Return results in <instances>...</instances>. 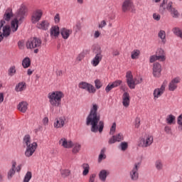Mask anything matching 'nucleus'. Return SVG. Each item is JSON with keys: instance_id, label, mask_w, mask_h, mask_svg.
Segmentation results:
<instances>
[{"instance_id": "nucleus-1", "label": "nucleus", "mask_w": 182, "mask_h": 182, "mask_svg": "<svg viewBox=\"0 0 182 182\" xmlns=\"http://www.w3.org/2000/svg\"><path fill=\"white\" fill-rule=\"evenodd\" d=\"M98 109L99 106L93 104L86 119V124L91 126L92 133H97V132L102 133L105 129V122L100 121V114L97 113Z\"/></svg>"}, {"instance_id": "nucleus-2", "label": "nucleus", "mask_w": 182, "mask_h": 182, "mask_svg": "<svg viewBox=\"0 0 182 182\" xmlns=\"http://www.w3.org/2000/svg\"><path fill=\"white\" fill-rule=\"evenodd\" d=\"M63 97H65V94L62 91H53L48 95L49 103L53 107H60Z\"/></svg>"}, {"instance_id": "nucleus-3", "label": "nucleus", "mask_w": 182, "mask_h": 182, "mask_svg": "<svg viewBox=\"0 0 182 182\" xmlns=\"http://www.w3.org/2000/svg\"><path fill=\"white\" fill-rule=\"evenodd\" d=\"M126 78H127V83L129 89H136V85H140L141 82H143V79L139 78L134 79L133 78V74H132V71L127 72L126 74Z\"/></svg>"}, {"instance_id": "nucleus-4", "label": "nucleus", "mask_w": 182, "mask_h": 182, "mask_svg": "<svg viewBox=\"0 0 182 182\" xmlns=\"http://www.w3.org/2000/svg\"><path fill=\"white\" fill-rule=\"evenodd\" d=\"M154 139L151 135H146L144 137L141 138L138 142L139 147H142V149H147L153 144Z\"/></svg>"}, {"instance_id": "nucleus-5", "label": "nucleus", "mask_w": 182, "mask_h": 182, "mask_svg": "<svg viewBox=\"0 0 182 182\" xmlns=\"http://www.w3.org/2000/svg\"><path fill=\"white\" fill-rule=\"evenodd\" d=\"M21 170H22V165L20 164L16 167V161H12L11 168L7 172L8 180H11L12 177L15 176V173H21Z\"/></svg>"}, {"instance_id": "nucleus-6", "label": "nucleus", "mask_w": 182, "mask_h": 182, "mask_svg": "<svg viewBox=\"0 0 182 182\" xmlns=\"http://www.w3.org/2000/svg\"><path fill=\"white\" fill-rule=\"evenodd\" d=\"M42 46V40L38 38H33L28 40L26 43L27 49L39 48Z\"/></svg>"}, {"instance_id": "nucleus-7", "label": "nucleus", "mask_w": 182, "mask_h": 182, "mask_svg": "<svg viewBox=\"0 0 182 182\" xmlns=\"http://www.w3.org/2000/svg\"><path fill=\"white\" fill-rule=\"evenodd\" d=\"M140 162L134 164L133 167L129 171V177L132 181H137L139 180V168H140Z\"/></svg>"}, {"instance_id": "nucleus-8", "label": "nucleus", "mask_w": 182, "mask_h": 182, "mask_svg": "<svg viewBox=\"0 0 182 182\" xmlns=\"http://www.w3.org/2000/svg\"><path fill=\"white\" fill-rule=\"evenodd\" d=\"M166 87H167V81H164L160 87L156 88L154 90L153 96L154 100H157L159 97H161V96L164 95V92H166Z\"/></svg>"}, {"instance_id": "nucleus-9", "label": "nucleus", "mask_w": 182, "mask_h": 182, "mask_svg": "<svg viewBox=\"0 0 182 182\" xmlns=\"http://www.w3.org/2000/svg\"><path fill=\"white\" fill-rule=\"evenodd\" d=\"M173 6V1L168 0H163L159 5V12L163 15L166 12H168Z\"/></svg>"}, {"instance_id": "nucleus-10", "label": "nucleus", "mask_w": 182, "mask_h": 182, "mask_svg": "<svg viewBox=\"0 0 182 182\" xmlns=\"http://www.w3.org/2000/svg\"><path fill=\"white\" fill-rule=\"evenodd\" d=\"M28 14V8L25 4H21L18 10L15 14V17L18 18V21H22L25 18Z\"/></svg>"}, {"instance_id": "nucleus-11", "label": "nucleus", "mask_w": 182, "mask_h": 182, "mask_svg": "<svg viewBox=\"0 0 182 182\" xmlns=\"http://www.w3.org/2000/svg\"><path fill=\"white\" fill-rule=\"evenodd\" d=\"M134 8V4L133 3V0H124L122 4V12H130V11H133Z\"/></svg>"}, {"instance_id": "nucleus-12", "label": "nucleus", "mask_w": 182, "mask_h": 182, "mask_svg": "<svg viewBox=\"0 0 182 182\" xmlns=\"http://www.w3.org/2000/svg\"><path fill=\"white\" fill-rule=\"evenodd\" d=\"M80 89H83L87 90L88 93H96V88L92 84L87 83L86 82H81L78 85Z\"/></svg>"}, {"instance_id": "nucleus-13", "label": "nucleus", "mask_w": 182, "mask_h": 182, "mask_svg": "<svg viewBox=\"0 0 182 182\" xmlns=\"http://www.w3.org/2000/svg\"><path fill=\"white\" fill-rule=\"evenodd\" d=\"M6 22L4 20L0 21V29H2V35L4 38H8L11 35V26L9 25H5Z\"/></svg>"}, {"instance_id": "nucleus-14", "label": "nucleus", "mask_w": 182, "mask_h": 182, "mask_svg": "<svg viewBox=\"0 0 182 182\" xmlns=\"http://www.w3.org/2000/svg\"><path fill=\"white\" fill-rule=\"evenodd\" d=\"M36 149H38V144L36 142H33L31 145L26 146V151L24 154L26 157H32L35 151H36Z\"/></svg>"}, {"instance_id": "nucleus-15", "label": "nucleus", "mask_w": 182, "mask_h": 182, "mask_svg": "<svg viewBox=\"0 0 182 182\" xmlns=\"http://www.w3.org/2000/svg\"><path fill=\"white\" fill-rule=\"evenodd\" d=\"M43 11L41 9H36L34 11L31 16L32 23H38V21L42 18Z\"/></svg>"}, {"instance_id": "nucleus-16", "label": "nucleus", "mask_w": 182, "mask_h": 182, "mask_svg": "<svg viewBox=\"0 0 182 182\" xmlns=\"http://www.w3.org/2000/svg\"><path fill=\"white\" fill-rule=\"evenodd\" d=\"M65 123L66 118L65 117H60L55 119L53 126L55 129H62Z\"/></svg>"}, {"instance_id": "nucleus-17", "label": "nucleus", "mask_w": 182, "mask_h": 182, "mask_svg": "<svg viewBox=\"0 0 182 182\" xmlns=\"http://www.w3.org/2000/svg\"><path fill=\"white\" fill-rule=\"evenodd\" d=\"M59 144L63 149H72L73 147V141L68 140L66 138H61L59 140Z\"/></svg>"}, {"instance_id": "nucleus-18", "label": "nucleus", "mask_w": 182, "mask_h": 182, "mask_svg": "<svg viewBox=\"0 0 182 182\" xmlns=\"http://www.w3.org/2000/svg\"><path fill=\"white\" fill-rule=\"evenodd\" d=\"M152 73L154 77H160V76H161V65L160 63H154Z\"/></svg>"}, {"instance_id": "nucleus-19", "label": "nucleus", "mask_w": 182, "mask_h": 182, "mask_svg": "<svg viewBox=\"0 0 182 182\" xmlns=\"http://www.w3.org/2000/svg\"><path fill=\"white\" fill-rule=\"evenodd\" d=\"M124 140V136L122 132L117 134L116 135L112 136L111 139H109L108 143L109 144H114L116 141L120 142Z\"/></svg>"}, {"instance_id": "nucleus-20", "label": "nucleus", "mask_w": 182, "mask_h": 182, "mask_svg": "<svg viewBox=\"0 0 182 182\" xmlns=\"http://www.w3.org/2000/svg\"><path fill=\"white\" fill-rule=\"evenodd\" d=\"M181 79L180 77H177L173 78L168 84V90L170 92H174L176 89L178 87V83H180Z\"/></svg>"}, {"instance_id": "nucleus-21", "label": "nucleus", "mask_w": 182, "mask_h": 182, "mask_svg": "<svg viewBox=\"0 0 182 182\" xmlns=\"http://www.w3.org/2000/svg\"><path fill=\"white\" fill-rule=\"evenodd\" d=\"M102 59H103V55H102L101 52L97 53L94 58L91 61V65L96 68L102 62Z\"/></svg>"}, {"instance_id": "nucleus-22", "label": "nucleus", "mask_w": 182, "mask_h": 182, "mask_svg": "<svg viewBox=\"0 0 182 182\" xmlns=\"http://www.w3.org/2000/svg\"><path fill=\"white\" fill-rule=\"evenodd\" d=\"M19 18L17 17H14V18L11 21V27L10 29H11V32L15 33L16 31H18V28H19Z\"/></svg>"}, {"instance_id": "nucleus-23", "label": "nucleus", "mask_w": 182, "mask_h": 182, "mask_svg": "<svg viewBox=\"0 0 182 182\" xmlns=\"http://www.w3.org/2000/svg\"><path fill=\"white\" fill-rule=\"evenodd\" d=\"M110 174V171L106 169H102L99 174L98 177L102 182H105L107 180V176Z\"/></svg>"}, {"instance_id": "nucleus-24", "label": "nucleus", "mask_w": 182, "mask_h": 182, "mask_svg": "<svg viewBox=\"0 0 182 182\" xmlns=\"http://www.w3.org/2000/svg\"><path fill=\"white\" fill-rule=\"evenodd\" d=\"M60 33L63 38L69 39V36L72 35L73 31L72 29H68L66 28H62L60 31Z\"/></svg>"}, {"instance_id": "nucleus-25", "label": "nucleus", "mask_w": 182, "mask_h": 182, "mask_svg": "<svg viewBox=\"0 0 182 182\" xmlns=\"http://www.w3.org/2000/svg\"><path fill=\"white\" fill-rule=\"evenodd\" d=\"M122 105L124 107L130 106V95L128 92H124L122 95Z\"/></svg>"}, {"instance_id": "nucleus-26", "label": "nucleus", "mask_w": 182, "mask_h": 182, "mask_svg": "<svg viewBox=\"0 0 182 182\" xmlns=\"http://www.w3.org/2000/svg\"><path fill=\"white\" fill-rule=\"evenodd\" d=\"M49 21L44 20L37 23L36 27L38 29H42V31H48L49 29Z\"/></svg>"}, {"instance_id": "nucleus-27", "label": "nucleus", "mask_w": 182, "mask_h": 182, "mask_svg": "<svg viewBox=\"0 0 182 182\" xmlns=\"http://www.w3.org/2000/svg\"><path fill=\"white\" fill-rule=\"evenodd\" d=\"M60 31H59V27L58 26H53L50 30V35L51 38L56 39L59 36Z\"/></svg>"}, {"instance_id": "nucleus-28", "label": "nucleus", "mask_w": 182, "mask_h": 182, "mask_svg": "<svg viewBox=\"0 0 182 182\" xmlns=\"http://www.w3.org/2000/svg\"><path fill=\"white\" fill-rule=\"evenodd\" d=\"M17 109L19 112H21V113H26V111L28 110V102L25 101L19 102L17 105Z\"/></svg>"}, {"instance_id": "nucleus-29", "label": "nucleus", "mask_w": 182, "mask_h": 182, "mask_svg": "<svg viewBox=\"0 0 182 182\" xmlns=\"http://www.w3.org/2000/svg\"><path fill=\"white\" fill-rule=\"evenodd\" d=\"M12 16H14V13L12 12V9H11V8L7 9L4 15V21L9 22L11 21V18H12Z\"/></svg>"}, {"instance_id": "nucleus-30", "label": "nucleus", "mask_w": 182, "mask_h": 182, "mask_svg": "<svg viewBox=\"0 0 182 182\" xmlns=\"http://www.w3.org/2000/svg\"><path fill=\"white\" fill-rule=\"evenodd\" d=\"M171 16H172L173 18L177 19L180 18V12H178V10L176 9V7L172 6V8L168 11Z\"/></svg>"}, {"instance_id": "nucleus-31", "label": "nucleus", "mask_w": 182, "mask_h": 182, "mask_svg": "<svg viewBox=\"0 0 182 182\" xmlns=\"http://www.w3.org/2000/svg\"><path fill=\"white\" fill-rule=\"evenodd\" d=\"M158 38L161 39V42L164 44L167 42V39L166 38V31L164 30H160L159 31Z\"/></svg>"}, {"instance_id": "nucleus-32", "label": "nucleus", "mask_w": 182, "mask_h": 182, "mask_svg": "<svg viewBox=\"0 0 182 182\" xmlns=\"http://www.w3.org/2000/svg\"><path fill=\"white\" fill-rule=\"evenodd\" d=\"M154 166L158 171H161L164 167V164H163V161L161 159H157L155 161Z\"/></svg>"}, {"instance_id": "nucleus-33", "label": "nucleus", "mask_w": 182, "mask_h": 182, "mask_svg": "<svg viewBox=\"0 0 182 182\" xmlns=\"http://www.w3.org/2000/svg\"><path fill=\"white\" fill-rule=\"evenodd\" d=\"M72 147H73L72 153H73V154H77V153H79V151H80L82 149V145L77 142H75V143H73V145Z\"/></svg>"}, {"instance_id": "nucleus-34", "label": "nucleus", "mask_w": 182, "mask_h": 182, "mask_svg": "<svg viewBox=\"0 0 182 182\" xmlns=\"http://www.w3.org/2000/svg\"><path fill=\"white\" fill-rule=\"evenodd\" d=\"M172 32L175 36H177V38H179L182 41V30L181 28L174 27L172 28Z\"/></svg>"}, {"instance_id": "nucleus-35", "label": "nucleus", "mask_w": 182, "mask_h": 182, "mask_svg": "<svg viewBox=\"0 0 182 182\" xmlns=\"http://www.w3.org/2000/svg\"><path fill=\"white\" fill-rule=\"evenodd\" d=\"M156 53L157 60H161V62H164V60H166V56L164 55V50H163V49H159V52Z\"/></svg>"}, {"instance_id": "nucleus-36", "label": "nucleus", "mask_w": 182, "mask_h": 182, "mask_svg": "<svg viewBox=\"0 0 182 182\" xmlns=\"http://www.w3.org/2000/svg\"><path fill=\"white\" fill-rule=\"evenodd\" d=\"M26 89V83L25 82H19L15 87L16 92H23Z\"/></svg>"}, {"instance_id": "nucleus-37", "label": "nucleus", "mask_w": 182, "mask_h": 182, "mask_svg": "<svg viewBox=\"0 0 182 182\" xmlns=\"http://www.w3.org/2000/svg\"><path fill=\"white\" fill-rule=\"evenodd\" d=\"M166 121L167 124H174L176 123V117L173 114H169L166 117Z\"/></svg>"}, {"instance_id": "nucleus-38", "label": "nucleus", "mask_w": 182, "mask_h": 182, "mask_svg": "<svg viewBox=\"0 0 182 182\" xmlns=\"http://www.w3.org/2000/svg\"><path fill=\"white\" fill-rule=\"evenodd\" d=\"M23 146H26V147H28V146H31V145H32V143H31V136H29V135H26V136L23 137Z\"/></svg>"}, {"instance_id": "nucleus-39", "label": "nucleus", "mask_w": 182, "mask_h": 182, "mask_svg": "<svg viewBox=\"0 0 182 182\" xmlns=\"http://www.w3.org/2000/svg\"><path fill=\"white\" fill-rule=\"evenodd\" d=\"M22 66L24 69H28L31 66V58L28 57L25 58L22 61Z\"/></svg>"}, {"instance_id": "nucleus-40", "label": "nucleus", "mask_w": 182, "mask_h": 182, "mask_svg": "<svg viewBox=\"0 0 182 182\" xmlns=\"http://www.w3.org/2000/svg\"><path fill=\"white\" fill-rule=\"evenodd\" d=\"M60 173L63 178H66L71 174L70 170L69 169H61L60 170Z\"/></svg>"}, {"instance_id": "nucleus-41", "label": "nucleus", "mask_w": 182, "mask_h": 182, "mask_svg": "<svg viewBox=\"0 0 182 182\" xmlns=\"http://www.w3.org/2000/svg\"><path fill=\"white\" fill-rule=\"evenodd\" d=\"M82 167L83 168L82 176H87L90 171V166H89L88 164H83Z\"/></svg>"}, {"instance_id": "nucleus-42", "label": "nucleus", "mask_w": 182, "mask_h": 182, "mask_svg": "<svg viewBox=\"0 0 182 182\" xmlns=\"http://www.w3.org/2000/svg\"><path fill=\"white\" fill-rule=\"evenodd\" d=\"M140 56V50L136 49V50H134L133 51H132L131 53V58L132 59H139V57Z\"/></svg>"}, {"instance_id": "nucleus-43", "label": "nucleus", "mask_w": 182, "mask_h": 182, "mask_svg": "<svg viewBox=\"0 0 182 182\" xmlns=\"http://www.w3.org/2000/svg\"><path fill=\"white\" fill-rule=\"evenodd\" d=\"M16 74V67L15 65L11 66L8 70V75L9 76H14Z\"/></svg>"}, {"instance_id": "nucleus-44", "label": "nucleus", "mask_w": 182, "mask_h": 182, "mask_svg": "<svg viewBox=\"0 0 182 182\" xmlns=\"http://www.w3.org/2000/svg\"><path fill=\"white\" fill-rule=\"evenodd\" d=\"M105 151H106V149H105L101 150L100 154L98 157L99 163H100L102 161V160H105V159H106V154H105Z\"/></svg>"}, {"instance_id": "nucleus-45", "label": "nucleus", "mask_w": 182, "mask_h": 182, "mask_svg": "<svg viewBox=\"0 0 182 182\" xmlns=\"http://www.w3.org/2000/svg\"><path fill=\"white\" fill-rule=\"evenodd\" d=\"M31 178H32V172L27 171L26 173L23 182H29L31 181Z\"/></svg>"}, {"instance_id": "nucleus-46", "label": "nucleus", "mask_w": 182, "mask_h": 182, "mask_svg": "<svg viewBox=\"0 0 182 182\" xmlns=\"http://www.w3.org/2000/svg\"><path fill=\"white\" fill-rule=\"evenodd\" d=\"M121 150L122 151H126L127 150V148L129 147V144L126 141H123L120 144Z\"/></svg>"}, {"instance_id": "nucleus-47", "label": "nucleus", "mask_w": 182, "mask_h": 182, "mask_svg": "<svg viewBox=\"0 0 182 182\" xmlns=\"http://www.w3.org/2000/svg\"><path fill=\"white\" fill-rule=\"evenodd\" d=\"M112 87H118V86H120L122 85V80H117L114 82H113L112 83H111Z\"/></svg>"}, {"instance_id": "nucleus-48", "label": "nucleus", "mask_w": 182, "mask_h": 182, "mask_svg": "<svg viewBox=\"0 0 182 182\" xmlns=\"http://www.w3.org/2000/svg\"><path fill=\"white\" fill-rule=\"evenodd\" d=\"M95 85L96 89H100L102 86H103V84L102 83V81H100V80H95Z\"/></svg>"}, {"instance_id": "nucleus-49", "label": "nucleus", "mask_w": 182, "mask_h": 182, "mask_svg": "<svg viewBox=\"0 0 182 182\" xmlns=\"http://www.w3.org/2000/svg\"><path fill=\"white\" fill-rule=\"evenodd\" d=\"M152 18L153 19H154V21H156L157 22H159V21L161 19V16H160V14L157 13H154L152 15Z\"/></svg>"}, {"instance_id": "nucleus-50", "label": "nucleus", "mask_w": 182, "mask_h": 182, "mask_svg": "<svg viewBox=\"0 0 182 182\" xmlns=\"http://www.w3.org/2000/svg\"><path fill=\"white\" fill-rule=\"evenodd\" d=\"M116 132V122H114L110 128L109 134L113 136L114 134V132Z\"/></svg>"}, {"instance_id": "nucleus-51", "label": "nucleus", "mask_w": 182, "mask_h": 182, "mask_svg": "<svg viewBox=\"0 0 182 182\" xmlns=\"http://www.w3.org/2000/svg\"><path fill=\"white\" fill-rule=\"evenodd\" d=\"M112 89H114L113 85H112L111 83H109L105 87V92L109 93V92H111Z\"/></svg>"}, {"instance_id": "nucleus-52", "label": "nucleus", "mask_w": 182, "mask_h": 182, "mask_svg": "<svg viewBox=\"0 0 182 182\" xmlns=\"http://www.w3.org/2000/svg\"><path fill=\"white\" fill-rule=\"evenodd\" d=\"M54 21L55 23H59L60 22V16L59 14H57L54 17Z\"/></svg>"}, {"instance_id": "nucleus-53", "label": "nucleus", "mask_w": 182, "mask_h": 182, "mask_svg": "<svg viewBox=\"0 0 182 182\" xmlns=\"http://www.w3.org/2000/svg\"><path fill=\"white\" fill-rule=\"evenodd\" d=\"M43 124L44 126H48V123H49V118H48V117H46L43 119Z\"/></svg>"}, {"instance_id": "nucleus-54", "label": "nucleus", "mask_w": 182, "mask_h": 182, "mask_svg": "<svg viewBox=\"0 0 182 182\" xmlns=\"http://www.w3.org/2000/svg\"><path fill=\"white\" fill-rule=\"evenodd\" d=\"M107 25V23H106V21L103 20L99 24V28L102 29V28H105V26H106Z\"/></svg>"}, {"instance_id": "nucleus-55", "label": "nucleus", "mask_w": 182, "mask_h": 182, "mask_svg": "<svg viewBox=\"0 0 182 182\" xmlns=\"http://www.w3.org/2000/svg\"><path fill=\"white\" fill-rule=\"evenodd\" d=\"M164 132H166L167 134H170V133H171V127L169 126H166L164 127Z\"/></svg>"}, {"instance_id": "nucleus-56", "label": "nucleus", "mask_w": 182, "mask_h": 182, "mask_svg": "<svg viewBox=\"0 0 182 182\" xmlns=\"http://www.w3.org/2000/svg\"><path fill=\"white\" fill-rule=\"evenodd\" d=\"M95 179H96V175L95 173H92L90 176L89 182H95Z\"/></svg>"}, {"instance_id": "nucleus-57", "label": "nucleus", "mask_w": 182, "mask_h": 182, "mask_svg": "<svg viewBox=\"0 0 182 182\" xmlns=\"http://www.w3.org/2000/svg\"><path fill=\"white\" fill-rule=\"evenodd\" d=\"M85 58V54L83 53H80L79 54V55L77 57V60L78 62H80L82 60H83V58Z\"/></svg>"}, {"instance_id": "nucleus-58", "label": "nucleus", "mask_w": 182, "mask_h": 182, "mask_svg": "<svg viewBox=\"0 0 182 182\" xmlns=\"http://www.w3.org/2000/svg\"><path fill=\"white\" fill-rule=\"evenodd\" d=\"M156 60H157V55H151L150 57L149 62L151 63H154V62H156Z\"/></svg>"}, {"instance_id": "nucleus-59", "label": "nucleus", "mask_w": 182, "mask_h": 182, "mask_svg": "<svg viewBox=\"0 0 182 182\" xmlns=\"http://www.w3.org/2000/svg\"><path fill=\"white\" fill-rule=\"evenodd\" d=\"M178 124L182 126V114L178 117Z\"/></svg>"}, {"instance_id": "nucleus-60", "label": "nucleus", "mask_w": 182, "mask_h": 182, "mask_svg": "<svg viewBox=\"0 0 182 182\" xmlns=\"http://www.w3.org/2000/svg\"><path fill=\"white\" fill-rule=\"evenodd\" d=\"M99 36H100V32L99 31H96L94 33V38L95 39H97V38H99Z\"/></svg>"}, {"instance_id": "nucleus-61", "label": "nucleus", "mask_w": 182, "mask_h": 182, "mask_svg": "<svg viewBox=\"0 0 182 182\" xmlns=\"http://www.w3.org/2000/svg\"><path fill=\"white\" fill-rule=\"evenodd\" d=\"M140 127V119L136 118L135 122V127L139 128Z\"/></svg>"}, {"instance_id": "nucleus-62", "label": "nucleus", "mask_w": 182, "mask_h": 182, "mask_svg": "<svg viewBox=\"0 0 182 182\" xmlns=\"http://www.w3.org/2000/svg\"><path fill=\"white\" fill-rule=\"evenodd\" d=\"M4 178H5V175L4 174V172L0 171V182L4 181Z\"/></svg>"}, {"instance_id": "nucleus-63", "label": "nucleus", "mask_w": 182, "mask_h": 182, "mask_svg": "<svg viewBox=\"0 0 182 182\" xmlns=\"http://www.w3.org/2000/svg\"><path fill=\"white\" fill-rule=\"evenodd\" d=\"M113 56H119L120 55V52L117 50H114L112 53Z\"/></svg>"}, {"instance_id": "nucleus-64", "label": "nucleus", "mask_w": 182, "mask_h": 182, "mask_svg": "<svg viewBox=\"0 0 182 182\" xmlns=\"http://www.w3.org/2000/svg\"><path fill=\"white\" fill-rule=\"evenodd\" d=\"M18 46L19 49H23V43H22L21 41H18Z\"/></svg>"}]
</instances>
